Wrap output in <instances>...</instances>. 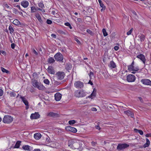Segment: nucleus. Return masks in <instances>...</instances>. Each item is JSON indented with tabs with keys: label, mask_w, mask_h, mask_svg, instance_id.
I'll use <instances>...</instances> for the list:
<instances>
[{
	"label": "nucleus",
	"mask_w": 151,
	"mask_h": 151,
	"mask_svg": "<svg viewBox=\"0 0 151 151\" xmlns=\"http://www.w3.org/2000/svg\"><path fill=\"white\" fill-rule=\"evenodd\" d=\"M32 83L33 86L40 90H43L45 88L41 83L38 82L35 79L32 80Z\"/></svg>",
	"instance_id": "obj_1"
},
{
	"label": "nucleus",
	"mask_w": 151,
	"mask_h": 151,
	"mask_svg": "<svg viewBox=\"0 0 151 151\" xmlns=\"http://www.w3.org/2000/svg\"><path fill=\"white\" fill-rule=\"evenodd\" d=\"M86 92L83 90L80 91L77 90L74 93L75 96L76 97H84L86 95Z\"/></svg>",
	"instance_id": "obj_2"
},
{
	"label": "nucleus",
	"mask_w": 151,
	"mask_h": 151,
	"mask_svg": "<svg viewBox=\"0 0 151 151\" xmlns=\"http://www.w3.org/2000/svg\"><path fill=\"white\" fill-rule=\"evenodd\" d=\"M55 60L58 61L63 62V56L60 52H58L55 54L54 56Z\"/></svg>",
	"instance_id": "obj_3"
},
{
	"label": "nucleus",
	"mask_w": 151,
	"mask_h": 151,
	"mask_svg": "<svg viewBox=\"0 0 151 151\" xmlns=\"http://www.w3.org/2000/svg\"><path fill=\"white\" fill-rule=\"evenodd\" d=\"M12 117L9 115H5L3 119V122L4 123H9L13 121Z\"/></svg>",
	"instance_id": "obj_4"
},
{
	"label": "nucleus",
	"mask_w": 151,
	"mask_h": 151,
	"mask_svg": "<svg viewBox=\"0 0 151 151\" xmlns=\"http://www.w3.org/2000/svg\"><path fill=\"white\" fill-rule=\"evenodd\" d=\"M129 146V145L126 143H120L118 145L117 149L119 150H121L125 149Z\"/></svg>",
	"instance_id": "obj_5"
},
{
	"label": "nucleus",
	"mask_w": 151,
	"mask_h": 151,
	"mask_svg": "<svg viewBox=\"0 0 151 151\" xmlns=\"http://www.w3.org/2000/svg\"><path fill=\"white\" fill-rule=\"evenodd\" d=\"M74 86L77 88H81L83 87L84 84L83 82L80 81H77L74 83Z\"/></svg>",
	"instance_id": "obj_6"
},
{
	"label": "nucleus",
	"mask_w": 151,
	"mask_h": 151,
	"mask_svg": "<svg viewBox=\"0 0 151 151\" xmlns=\"http://www.w3.org/2000/svg\"><path fill=\"white\" fill-rule=\"evenodd\" d=\"M128 69L129 71H132V73L134 74L135 72L139 70V68L138 67H135L134 66L129 65L128 66Z\"/></svg>",
	"instance_id": "obj_7"
},
{
	"label": "nucleus",
	"mask_w": 151,
	"mask_h": 151,
	"mask_svg": "<svg viewBox=\"0 0 151 151\" xmlns=\"http://www.w3.org/2000/svg\"><path fill=\"white\" fill-rule=\"evenodd\" d=\"M135 79V77L133 75L129 74L127 76V80L129 82H132L134 81Z\"/></svg>",
	"instance_id": "obj_8"
},
{
	"label": "nucleus",
	"mask_w": 151,
	"mask_h": 151,
	"mask_svg": "<svg viewBox=\"0 0 151 151\" xmlns=\"http://www.w3.org/2000/svg\"><path fill=\"white\" fill-rule=\"evenodd\" d=\"M55 75L58 79L61 80L64 78L65 74L63 72H58L56 73Z\"/></svg>",
	"instance_id": "obj_9"
},
{
	"label": "nucleus",
	"mask_w": 151,
	"mask_h": 151,
	"mask_svg": "<svg viewBox=\"0 0 151 151\" xmlns=\"http://www.w3.org/2000/svg\"><path fill=\"white\" fill-rule=\"evenodd\" d=\"M141 83L143 84L151 86V81L148 79H142L141 80Z\"/></svg>",
	"instance_id": "obj_10"
},
{
	"label": "nucleus",
	"mask_w": 151,
	"mask_h": 151,
	"mask_svg": "<svg viewBox=\"0 0 151 151\" xmlns=\"http://www.w3.org/2000/svg\"><path fill=\"white\" fill-rule=\"evenodd\" d=\"M40 115L38 112L32 114L30 116V118L32 119H36L40 117Z\"/></svg>",
	"instance_id": "obj_11"
},
{
	"label": "nucleus",
	"mask_w": 151,
	"mask_h": 151,
	"mask_svg": "<svg viewBox=\"0 0 151 151\" xmlns=\"http://www.w3.org/2000/svg\"><path fill=\"white\" fill-rule=\"evenodd\" d=\"M46 115L47 116L52 117H57L58 116V114L52 112H48L47 113Z\"/></svg>",
	"instance_id": "obj_12"
},
{
	"label": "nucleus",
	"mask_w": 151,
	"mask_h": 151,
	"mask_svg": "<svg viewBox=\"0 0 151 151\" xmlns=\"http://www.w3.org/2000/svg\"><path fill=\"white\" fill-rule=\"evenodd\" d=\"M137 38L138 40L142 42L144 41L145 39V36L144 35L140 34L137 37Z\"/></svg>",
	"instance_id": "obj_13"
},
{
	"label": "nucleus",
	"mask_w": 151,
	"mask_h": 151,
	"mask_svg": "<svg viewBox=\"0 0 151 151\" xmlns=\"http://www.w3.org/2000/svg\"><path fill=\"white\" fill-rule=\"evenodd\" d=\"M20 99L26 106V109H27L29 108V103L27 101L24 97L21 96Z\"/></svg>",
	"instance_id": "obj_14"
},
{
	"label": "nucleus",
	"mask_w": 151,
	"mask_h": 151,
	"mask_svg": "<svg viewBox=\"0 0 151 151\" xmlns=\"http://www.w3.org/2000/svg\"><path fill=\"white\" fill-rule=\"evenodd\" d=\"M137 58L141 60L142 61L144 64H145V63L146 59L145 56L143 55L142 54H140L137 55Z\"/></svg>",
	"instance_id": "obj_15"
},
{
	"label": "nucleus",
	"mask_w": 151,
	"mask_h": 151,
	"mask_svg": "<svg viewBox=\"0 0 151 151\" xmlns=\"http://www.w3.org/2000/svg\"><path fill=\"white\" fill-rule=\"evenodd\" d=\"M96 90L95 88H94L93 91L91 94L90 95L87 97L86 98H91V99H93L96 97Z\"/></svg>",
	"instance_id": "obj_16"
},
{
	"label": "nucleus",
	"mask_w": 151,
	"mask_h": 151,
	"mask_svg": "<svg viewBox=\"0 0 151 151\" xmlns=\"http://www.w3.org/2000/svg\"><path fill=\"white\" fill-rule=\"evenodd\" d=\"M66 129L69 131L72 132L74 133H76L77 132V129L74 127L70 126H68L66 127Z\"/></svg>",
	"instance_id": "obj_17"
},
{
	"label": "nucleus",
	"mask_w": 151,
	"mask_h": 151,
	"mask_svg": "<svg viewBox=\"0 0 151 151\" xmlns=\"http://www.w3.org/2000/svg\"><path fill=\"white\" fill-rule=\"evenodd\" d=\"M21 5L24 8L27 7L29 5V3L27 1H23L21 2Z\"/></svg>",
	"instance_id": "obj_18"
},
{
	"label": "nucleus",
	"mask_w": 151,
	"mask_h": 151,
	"mask_svg": "<svg viewBox=\"0 0 151 151\" xmlns=\"http://www.w3.org/2000/svg\"><path fill=\"white\" fill-rule=\"evenodd\" d=\"M55 99L56 101H59L62 97V95L59 93H56L55 95Z\"/></svg>",
	"instance_id": "obj_19"
},
{
	"label": "nucleus",
	"mask_w": 151,
	"mask_h": 151,
	"mask_svg": "<svg viewBox=\"0 0 151 151\" xmlns=\"http://www.w3.org/2000/svg\"><path fill=\"white\" fill-rule=\"evenodd\" d=\"M22 148L25 150L29 151H31L33 150V148L28 145H24L22 147Z\"/></svg>",
	"instance_id": "obj_20"
},
{
	"label": "nucleus",
	"mask_w": 151,
	"mask_h": 151,
	"mask_svg": "<svg viewBox=\"0 0 151 151\" xmlns=\"http://www.w3.org/2000/svg\"><path fill=\"white\" fill-rule=\"evenodd\" d=\"M124 113L127 115L128 116H130L131 117H133L134 115L133 112L129 110L126 111H124Z\"/></svg>",
	"instance_id": "obj_21"
},
{
	"label": "nucleus",
	"mask_w": 151,
	"mask_h": 151,
	"mask_svg": "<svg viewBox=\"0 0 151 151\" xmlns=\"http://www.w3.org/2000/svg\"><path fill=\"white\" fill-rule=\"evenodd\" d=\"M108 66L111 69L114 68L116 67L115 63L113 61H111L110 62Z\"/></svg>",
	"instance_id": "obj_22"
},
{
	"label": "nucleus",
	"mask_w": 151,
	"mask_h": 151,
	"mask_svg": "<svg viewBox=\"0 0 151 151\" xmlns=\"http://www.w3.org/2000/svg\"><path fill=\"white\" fill-rule=\"evenodd\" d=\"M47 71L50 74H54L55 73V72L53 68L51 66L48 67L47 69Z\"/></svg>",
	"instance_id": "obj_23"
},
{
	"label": "nucleus",
	"mask_w": 151,
	"mask_h": 151,
	"mask_svg": "<svg viewBox=\"0 0 151 151\" xmlns=\"http://www.w3.org/2000/svg\"><path fill=\"white\" fill-rule=\"evenodd\" d=\"M41 135L40 133H36L34 134V137L36 140L40 139L41 137Z\"/></svg>",
	"instance_id": "obj_24"
},
{
	"label": "nucleus",
	"mask_w": 151,
	"mask_h": 151,
	"mask_svg": "<svg viewBox=\"0 0 151 151\" xmlns=\"http://www.w3.org/2000/svg\"><path fill=\"white\" fill-rule=\"evenodd\" d=\"M35 15L38 21L42 23V20L40 14L38 13H37L35 14Z\"/></svg>",
	"instance_id": "obj_25"
},
{
	"label": "nucleus",
	"mask_w": 151,
	"mask_h": 151,
	"mask_svg": "<svg viewBox=\"0 0 151 151\" xmlns=\"http://www.w3.org/2000/svg\"><path fill=\"white\" fill-rule=\"evenodd\" d=\"M55 60L53 57H50L47 60V62L49 63L52 64L54 63Z\"/></svg>",
	"instance_id": "obj_26"
},
{
	"label": "nucleus",
	"mask_w": 151,
	"mask_h": 151,
	"mask_svg": "<svg viewBox=\"0 0 151 151\" xmlns=\"http://www.w3.org/2000/svg\"><path fill=\"white\" fill-rule=\"evenodd\" d=\"M31 13H34L36 12L38 10L37 8H36L35 6H32L31 7Z\"/></svg>",
	"instance_id": "obj_27"
},
{
	"label": "nucleus",
	"mask_w": 151,
	"mask_h": 151,
	"mask_svg": "<svg viewBox=\"0 0 151 151\" xmlns=\"http://www.w3.org/2000/svg\"><path fill=\"white\" fill-rule=\"evenodd\" d=\"M38 6L40 7L42 9H44L45 8L44 4L43 3L42 1H40L38 4Z\"/></svg>",
	"instance_id": "obj_28"
},
{
	"label": "nucleus",
	"mask_w": 151,
	"mask_h": 151,
	"mask_svg": "<svg viewBox=\"0 0 151 151\" xmlns=\"http://www.w3.org/2000/svg\"><path fill=\"white\" fill-rule=\"evenodd\" d=\"M146 142L144 145V147H148L149 146L150 144V141H149V139L148 138H146Z\"/></svg>",
	"instance_id": "obj_29"
},
{
	"label": "nucleus",
	"mask_w": 151,
	"mask_h": 151,
	"mask_svg": "<svg viewBox=\"0 0 151 151\" xmlns=\"http://www.w3.org/2000/svg\"><path fill=\"white\" fill-rule=\"evenodd\" d=\"M134 130L135 132L136 133H139L141 135H142L143 134V132L141 130L137 129H134Z\"/></svg>",
	"instance_id": "obj_30"
},
{
	"label": "nucleus",
	"mask_w": 151,
	"mask_h": 151,
	"mask_svg": "<svg viewBox=\"0 0 151 151\" xmlns=\"http://www.w3.org/2000/svg\"><path fill=\"white\" fill-rule=\"evenodd\" d=\"M74 142V141L73 140L69 141L68 144V146L71 148H72Z\"/></svg>",
	"instance_id": "obj_31"
},
{
	"label": "nucleus",
	"mask_w": 151,
	"mask_h": 151,
	"mask_svg": "<svg viewBox=\"0 0 151 151\" xmlns=\"http://www.w3.org/2000/svg\"><path fill=\"white\" fill-rule=\"evenodd\" d=\"M21 142V141H18L17 142L15 145L14 148H19L20 146Z\"/></svg>",
	"instance_id": "obj_32"
},
{
	"label": "nucleus",
	"mask_w": 151,
	"mask_h": 151,
	"mask_svg": "<svg viewBox=\"0 0 151 151\" xmlns=\"http://www.w3.org/2000/svg\"><path fill=\"white\" fill-rule=\"evenodd\" d=\"M13 23L15 25H18L20 23V22L17 19H14L13 22Z\"/></svg>",
	"instance_id": "obj_33"
},
{
	"label": "nucleus",
	"mask_w": 151,
	"mask_h": 151,
	"mask_svg": "<svg viewBox=\"0 0 151 151\" xmlns=\"http://www.w3.org/2000/svg\"><path fill=\"white\" fill-rule=\"evenodd\" d=\"M1 71L3 72V73H9V71L8 70H6V69H5L4 68L1 67Z\"/></svg>",
	"instance_id": "obj_34"
},
{
	"label": "nucleus",
	"mask_w": 151,
	"mask_h": 151,
	"mask_svg": "<svg viewBox=\"0 0 151 151\" xmlns=\"http://www.w3.org/2000/svg\"><path fill=\"white\" fill-rule=\"evenodd\" d=\"M9 30L10 31V33L11 34H12L13 33V32L14 31V30L13 29V27L12 26L10 25L9 27Z\"/></svg>",
	"instance_id": "obj_35"
},
{
	"label": "nucleus",
	"mask_w": 151,
	"mask_h": 151,
	"mask_svg": "<svg viewBox=\"0 0 151 151\" xmlns=\"http://www.w3.org/2000/svg\"><path fill=\"white\" fill-rule=\"evenodd\" d=\"M102 32L104 36V37H106L108 35V34L105 29H102Z\"/></svg>",
	"instance_id": "obj_36"
},
{
	"label": "nucleus",
	"mask_w": 151,
	"mask_h": 151,
	"mask_svg": "<svg viewBox=\"0 0 151 151\" xmlns=\"http://www.w3.org/2000/svg\"><path fill=\"white\" fill-rule=\"evenodd\" d=\"M76 122V121L74 120H70L68 122L69 124L70 125L74 124Z\"/></svg>",
	"instance_id": "obj_37"
},
{
	"label": "nucleus",
	"mask_w": 151,
	"mask_h": 151,
	"mask_svg": "<svg viewBox=\"0 0 151 151\" xmlns=\"http://www.w3.org/2000/svg\"><path fill=\"white\" fill-rule=\"evenodd\" d=\"M65 25L68 27H69L70 29H72V27L71 26L70 24L68 22H66L65 23Z\"/></svg>",
	"instance_id": "obj_38"
},
{
	"label": "nucleus",
	"mask_w": 151,
	"mask_h": 151,
	"mask_svg": "<svg viewBox=\"0 0 151 151\" xmlns=\"http://www.w3.org/2000/svg\"><path fill=\"white\" fill-rule=\"evenodd\" d=\"M10 95L11 97H15L16 96V93L13 92H11L10 93Z\"/></svg>",
	"instance_id": "obj_39"
},
{
	"label": "nucleus",
	"mask_w": 151,
	"mask_h": 151,
	"mask_svg": "<svg viewBox=\"0 0 151 151\" xmlns=\"http://www.w3.org/2000/svg\"><path fill=\"white\" fill-rule=\"evenodd\" d=\"M61 84V83L58 81H55L54 82V85L55 86H57L58 85H60Z\"/></svg>",
	"instance_id": "obj_40"
},
{
	"label": "nucleus",
	"mask_w": 151,
	"mask_h": 151,
	"mask_svg": "<svg viewBox=\"0 0 151 151\" xmlns=\"http://www.w3.org/2000/svg\"><path fill=\"white\" fill-rule=\"evenodd\" d=\"M74 40L78 44H80L81 43L80 41L78 39L77 37L76 36L75 37Z\"/></svg>",
	"instance_id": "obj_41"
},
{
	"label": "nucleus",
	"mask_w": 151,
	"mask_h": 151,
	"mask_svg": "<svg viewBox=\"0 0 151 151\" xmlns=\"http://www.w3.org/2000/svg\"><path fill=\"white\" fill-rule=\"evenodd\" d=\"M43 82L46 84H49V81L47 79H45L44 80Z\"/></svg>",
	"instance_id": "obj_42"
},
{
	"label": "nucleus",
	"mask_w": 151,
	"mask_h": 151,
	"mask_svg": "<svg viewBox=\"0 0 151 151\" xmlns=\"http://www.w3.org/2000/svg\"><path fill=\"white\" fill-rule=\"evenodd\" d=\"M132 30H133V28H132V29H131L130 30H129V31H128L127 32V35H130L132 31Z\"/></svg>",
	"instance_id": "obj_43"
},
{
	"label": "nucleus",
	"mask_w": 151,
	"mask_h": 151,
	"mask_svg": "<svg viewBox=\"0 0 151 151\" xmlns=\"http://www.w3.org/2000/svg\"><path fill=\"white\" fill-rule=\"evenodd\" d=\"M32 52L34 53L36 55H38V53L34 49H33L32 50Z\"/></svg>",
	"instance_id": "obj_44"
},
{
	"label": "nucleus",
	"mask_w": 151,
	"mask_h": 151,
	"mask_svg": "<svg viewBox=\"0 0 151 151\" xmlns=\"http://www.w3.org/2000/svg\"><path fill=\"white\" fill-rule=\"evenodd\" d=\"M87 32L89 34H90L91 35H93V33L90 30L88 29L86 30Z\"/></svg>",
	"instance_id": "obj_45"
},
{
	"label": "nucleus",
	"mask_w": 151,
	"mask_h": 151,
	"mask_svg": "<svg viewBox=\"0 0 151 151\" xmlns=\"http://www.w3.org/2000/svg\"><path fill=\"white\" fill-rule=\"evenodd\" d=\"M100 6L102 8H105V6H104V4H103V3L102 2H101L100 3H99Z\"/></svg>",
	"instance_id": "obj_46"
},
{
	"label": "nucleus",
	"mask_w": 151,
	"mask_h": 151,
	"mask_svg": "<svg viewBox=\"0 0 151 151\" xmlns=\"http://www.w3.org/2000/svg\"><path fill=\"white\" fill-rule=\"evenodd\" d=\"M4 6L6 8L8 9H11V7L9 6L8 5L6 4H4Z\"/></svg>",
	"instance_id": "obj_47"
},
{
	"label": "nucleus",
	"mask_w": 151,
	"mask_h": 151,
	"mask_svg": "<svg viewBox=\"0 0 151 151\" xmlns=\"http://www.w3.org/2000/svg\"><path fill=\"white\" fill-rule=\"evenodd\" d=\"M58 32L59 33L61 34H62L65 35V32L61 30H59L58 31Z\"/></svg>",
	"instance_id": "obj_48"
},
{
	"label": "nucleus",
	"mask_w": 151,
	"mask_h": 151,
	"mask_svg": "<svg viewBox=\"0 0 151 151\" xmlns=\"http://www.w3.org/2000/svg\"><path fill=\"white\" fill-rule=\"evenodd\" d=\"M12 9L14 13L15 14H17V10L14 8H12Z\"/></svg>",
	"instance_id": "obj_49"
},
{
	"label": "nucleus",
	"mask_w": 151,
	"mask_h": 151,
	"mask_svg": "<svg viewBox=\"0 0 151 151\" xmlns=\"http://www.w3.org/2000/svg\"><path fill=\"white\" fill-rule=\"evenodd\" d=\"M46 22L48 24H50L52 23V21L49 19L47 20Z\"/></svg>",
	"instance_id": "obj_50"
},
{
	"label": "nucleus",
	"mask_w": 151,
	"mask_h": 151,
	"mask_svg": "<svg viewBox=\"0 0 151 151\" xmlns=\"http://www.w3.org/2000/svg\"><path fill=\"white\" fill-rule=\"evenodd\" d=\"M37 10L41 11L42 12H45L44 9H40V8H37Z\"/></svg>",
	"instance_id": "obj_51"
},
{
	"label": "nucleus",
	"mask_w": 151,
	"mask_h": 151,
	"mask_svg": "<svg viewBox=\"0 0 151 151\" xmlns=\"http://www.w3.org/2000/svg\"><path fill=\"white\" fill-rule=\"evenodd\" d=\"M3 94V90L0 88V96H2Z\"/></svg>",
	"instance_id": "obj_52"
},
{
	"label": "nucleus",
	"mask_w": 151,
	"mask_h": 151,
	"mask_svg": "<svg viewBox=\"0 0 151 151\" xmlns=\"http://www.w3.org/2000/svg\"><path fill=\"white\" fill-rule=\"evenodd\" d=\"M89 76L91 78L92 76H93V73L92 72H90V73L89 74Z\"/></svg>",
	"instance_id": "obj_53"
},
{
	"label": "nucleus",
	"mask_w": 151,
	"mask_h": 151,
	"mask_svg": "<svg viewBox=\"0 0 151 151\" xmlns=\"http://www.w3.org/2000/svg\"><path fill=\"white\" fill-rule=\"evenodd\" d=\"M145 136H146V137H151V133H150L147 134L145 135Z\"/></svg>",
	"instance_id": "obj_54"
},
{
	"label": "nucleus",
	"mask_w": 151,
	"mask_h": 151,
	"mask_svg": "<svg viewBox=\"0 0 151 151\" xmlns=\"http://www.w3.org/2000/svg\"><path fill=\"white\" fill-rule=\"evenodd\" d=\"M119 49V47L118 46H115L114 47V49L115 50H116V51H117V50H118Z\"/></svg>",
	"instance_id": "obj_55"
},
{
	"label": "nucleus",
	"mask_w": 151,
	"mask_h": 151,
	"mask_svg": "<svg viewBox=\"0 0 151 151\" xmlns=\"http://www.w3.org/2000/svg\"><path fill=\"white\" fill-rule=\"evenodd\" d=\"M95 128L99 130H100L101 129V127L98 125L96 126H95Z\"/></svg>",
	"instance_id": "obj_56"
},
{
	"label": "nucleus",
	"mask_w": 151,
	"mask_h": 151,
	"mask_svg": "<svg viewBox=\"0 0 151 151\" xmlns=\"http://www.w3.org/2000/svg\"><path fill=\"white\" fill-rule=\"evenodd\" d=\"M91 110L93 111H97V109L96 108L92 107L91 108Z\"/></svg>",
	"instance_id": "obj_57"
},
{
	"label": "nucleus",
	"mask_w": 151,
	"mask_h": 151,
	"mask_svg": "<svg viewBox=\"0 0 151 151\" xmlns=\"http://www.w3.org/2000/svg\"><path fill=\"white\" fill-rule=\"evenodd\" d=\"M0 52H1V53H2L4 55H5L6 54L5 52L3 50H1L0 51Z\"/></svg>",
	"instance_id": "obj_58"
},
{
	"label": "nucleus",
	"mask_w": 151,
	"mask_h": 151,
	"mask_svg": "<svg viewBox=\"0 0 151 151\" xmlns=\"http://www.w3.org/2000/svg\"><path fill=\"white\" fill-rule=\"evenodd\" d=\"M11 47L12 49H14L15 47V44L14 43H12L11 45Z\"/></svg>",
	"instance_id": "obj_59"
},
{
	"label": "nucleus",
	"mask_w": 151,
	"mask_h": 151,
	"mask_svg": "<svg viewBox=\"0 0 151 151\" xmlns=\"http://www.w3.org/2000/svg\"><path fill=\"white\" fill-rule=\"evenodd\" d=\"M51 36L54 38H55L56 37V35L54 34H51Z\"/></svg>",
	"instance_id": "obj_60"
},
{
	"label": "nucleus",
	"mask_w": 151,
	"mask_h": 151,
	"mask_svg": "<svg viewBox=\"0 0 151 151\" xmlns=\"http://www.w3.org/2000/svg\"><path fill=\"white\" fill-rule=\"evenodd\" d=\"M33 151H41V150L39 149H35L33 150Z\"/></svg>",
	"instance_id": "obj_61"
},
{
	"label": "nucleus",
	"mask_w": 151,
	"mask_h": 151,
	"mask_svg": "<svg viewBox=\"0 0 151 151\" xmlns=\"http://www.w3.org/2000/svg\"><path fill=\"white\" fill-rule=\"evenodd\" d=\"M132 13L134 15V16H136L137 15V14L136 13V12H134V11H133L132 12Z\"/></svg>",
	"instance_id": "obj_62"
},
{
	"label": "nucleus",
	"mask_w": 151,
	"mask_h": 151,
	"mask_svg": "<svg viewBox=\"0 0 151 151\" xmlns=\"http://www.w3.org/2000/svg\"><path fill=\"white\" fill-rule=\"evenodd\" d=\"M88 83L90 84L91 85H93V83L90 80L89 81Z\"/></svg>",
	"instance_id": "obj_63"
},
{
	"label": "nucleus",
	"mask_w": 151,
	"mask_h": 151,
	"mask_svg": "<svg viewBox=\"0 0 151 151\" xmlns=\"http://www.w3.org/2000/svg\"><path fill=\"white\" fill-rule=\"evenodd\" d=\"M37 76V74L35 73H33V77H36Z\"/></svg>",
	"instance_id": "obj_64"
}]
</instances>
